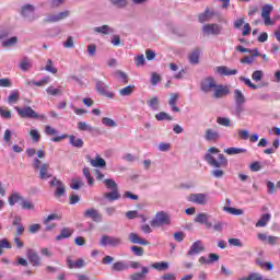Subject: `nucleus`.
<instances>
[{
	"instance_id": "obj_63",
	"label": "nucleus",
	"mask_w": 280,
	"mask_h": 280,
	"mask_svg": "<svg viewBox=\"0 0 280 280\" xmlns=\"http://www.w3.org/2000/svg\"><path fill=\"white\" fill-rule=\"evenodd\" d=\"M267 186V194H269V196H272V194H275V183L268 180L266 183Z\"/></svg>"
},
{
	"instance_id": "obj_59",
	"label": "nucleus",
	"mask_w": 280,
	"mask_h": 280,
	"mask_svg": "<svg viewBox=\"0 0 280 280\" xmlns=\"http://www.w3.org/2000/svg\"><path fill=\"white\" fill-rule=\"evenodd\" d=\"M84 266H86V262L82 258H79L77 261L71 262V268L80 269V268H84Z\"/></svg>"
},
{
	"instance_id": "obj_21",
	"label": "nucleus",
	"mask_w": 280,
	"mask_h": 280,
	"mask_svg": "<svg viewBox=\"0 0 280 280\" xmlns=\"http://www.w3.org/2000/svg\"><path fill=\"white\" fill-rule=\"evenodd\" d=\"M178 97H179V95L176 93H172L170 95L168 106H171V110L173 113H180V108H178V106H176V104L178 103Z\"/></svg>"
},
{
	"instance_id": "obj_60",
	"label": "nucleus",
	"mask_w": 280,
	"mask_h": 280,
	"mask_svg": "<svg viewBox=\"0 0 280 280\" xmlns=\"http://www.w3.org/2000/svg\"><path fill=\"white\" fill-rule=\"evenodd\" d=\"M228 243L230 244V246H237L238 248H242V246H244L240 238H229Z\"/></svg>"
},
{
	"instance_id": "obj_12",
	"label": "nucleus",
	"mask_w": 280,
	"mask_h": 280,
	"mask_svg": "<svg viewBox=\"0 0 280 280\" xmlns=\"http://www.w3.org/2000/svg\"><path fill=\"white\" fill-rule=\"evenodd\" d=\"M26 257L28 261L32 264V266L34 267L40 266L42 258L36 250L28 248L26 252Z\"/></svg>"
},
{
	"instance_id": "obj_62",
	"label": "nucleus",
	"mask_w": 280,
	"mask_h": 280,
	"mask_svg": "<svg viewBox=\"0 0 280 280\" xmlns=\"http://www.w3.org/2000/svg\"><path fill=\"white\" fill-rule=\"evenodd\" d=\"M50 80L51 79L49 77H44L39 81H35L34 86H45L48 82H50Z\"/></svg>"
},
{
	"instance_id": "obj_58",
	"label": "nucleus",
	"mask_w": 280,
	"mask_h": 280,
	"mask_svg": "<svg viewBox=\"0 0 280 280\" xmlns=\"http://www.w3.org/2000/svg\"><path fill=\"white\" fill-rule=\"evenodd\" d=\"M130 250H131V253H133V255H136V257H143V247L131 246Z\"/></svg>"
},
{
	"instance_id": "obj_8",
	"label": "nucleus",
	"mask_w": 280,
	"mask_h": 280,
	"mask_svg": "<svg viewBox=\"0 0 280 280\" xmlns=\"http://www.w3.org/2000/svg\"><path fill=\"white\" fill-rule=\"evenodd\" d=\"M50 187H56L55 190V197L56 198H62V196L66 194L67 191V187L65 186V183H62L61 180H59L57 177H54L50 182H49Z\"/></svg>"
},
{
	"instance_id": "obj_45",
	"label": "nucleus",
	"mask_w": 280,
	"mask_h": 280,
	"mask_svg": "<svg viewBox=\"0 0 280 280\" xmlns=\"http://www.w3.org/2000/svg\"><path fill=\"white\" fill-rule=\"evenodd\" d=\"M223 211H226V213H231V215H242L244 213L242 209H237L233 207H224Z\"/></svg>"
},
{
	"instance_id": "obj_9",
	"label": "nucleus",
	"mask_w": 280,
	"mask_h": 280,
	"mask_svg": "<svg viewBox=\"0 0 280 280\" xmlns=\"http://www.w3.org/2000/svg\"><path fill=\"white\" fill-rule=\"evenodd\" d=\"M215 84L213 77H206L200 82V89L203 93H211L215 89Z\"/></svg>"
},
{
	"instance_id": "obj_3",
	"label": "nucleus",
	"mask_w": 280,
	"mask_h": 280,
	"mask_svg": "<svg viewBox=\"0 0 280 280\" xmlns=\"http://www.w3.org/2000/svg\"><path fill=\"white\" fill-rule=\"evenodd\" d=\"M170 224H172V219L165 211L156 212L155 217L150 221V225L153 229H159V226H170Z\"/></svg>"
},
{
	"instance_id": "obj_50",
	"label": "nucleus",
	"mask_w": 280,
	"mask_h": 280,
	"mask_svg": "<svg viewBox=\"0 0 280 280\" xmlns=\"http://www.w3.org/2000/svg\"><path fill=\"white\" fill-rule=\"evenodd\" d=\"M217 124H219V126H224L225 128H231V118L218 117Z\"/></svg>"
},
{
	"instance_id": "obj_13",
	"label": "nucleus",
	"mask_w": 280,
	"mask_h": 280,
	"mask_svg": "<svg viewBox=\"0 0 280 280\" xmlns=\"http://www.w3.org/2000/svg\"><path fill=\"white\" fill-rule=\"evenodd\" d=\"M202 252H205V245H202V241H196L190 246L187 255L188 257H194V255H200Z\"/></svg>"
},
{
	"instance_id": "obj_34",
	"label": "nucleus",
	"mask_w": 280,
	"mask_h": 280,
	"mask_svg": "<svg viewBox=\"0 0 280 280\" xmlns=\"http://www.w3.org/2000/svg\"><path fill=\"white\" fill-rule=\"evenodd\" d=\"M92 167H106V160L100 156H96L95 160H90Z\"/></svg>"
},
{
	"instance_id": "obj_24",
	"label": "nucleus",
	"mask_w": 280,
	"mask_h": 280,
	"mask_svg": "<svg viewBox=\"0 0 280 280\" xmlns=\"http://www.w3.org/2000/svg\"><path fill=\"white\" fill-rule=\"evenodd\" d=\"M96 34H103L104 36L108 34H115V28L109 25L96 26L93 28Z\"/></svg>"
},
{
	"instance_id": "obj_31",
	"label": "nucleus",
	"mask_w": 280,
	"mask_h": 280,
	"mask_svg": "<svg viewBox=\"0 0 280 280\" xmlns=\"http://www.w3.org/2000/svg\"><path fill=\"white\" fill-rule=\"evenodd\" d=\"M9 205L10 207H14L16 202H22L23 200V197L21 196V194L19 192H12L10 196H9Z\"/></svg>"
},
{
	"instance_id": "obj_7",
	"label": "nucleus",
	"mask_w": 280,
	"mask_h": 280,
	"mask_svg": "<svg viewBox=\"0 0 280 280\" xmlns=\"http://www.w3.org/2000/svg\"><path fill=\"white\" fill-rule=\"evenodd\" d=\"M122 241L117 236L103 235L101 237V246H112V248H117V246H121Z\"/></svg>"
},
{
	"instance_id": "obj_39",
	"label": "nucleus",
	"mask_w": 280,
	"mask_h": 280,
	"mask_svg": "<svg viewBox=\"0 0 280 280\" xmlns=\"http://www.w3.org/2000/svg\"><path fill=\"white\" fill-rule=\"evenodd\" d=\"M28 136L31 137L33 143H38L40 140V131H38V129H31L28 131Z\"/></svg>"
},
{
	"instance_id": "obj_53",
	"label": "nucleus",
	"mask_w": 280,
	"mask_h": 280,
	"mask_svg": "<svg viewBox=\"0 0 280 280\" xmlns=\"http://www.w3.org/2000/svg\"><path fill=\"white\" fill-rule=\"evenodd\" d=\"M148 106H150V108L152 110H159V97H153L150 101L147 102Z\"/></svg>"
},
{
	"instance_id": "obj_25",
	"label": "nucleus",
	"mask_w": 280,
	"mask_h": 280,
	"mask_svg": "<svg viewBox=\"0 0 280 280\" xmlns=\"http://www.w3.org/2000/svg\"><path fill=\"white\" fill-rule=\"evenodd\" d=\"M272 218V214L270 213H265L260 217V219L256 222V228L257 229H264L265 226L268 225L270 222V219Z\"/></svg>"
},
{
	"instance_id": "obj_30",
	"label": "nucleus",
	"mask_w": 280,
	"mask_h": 280,
	"mask_svg": "<svg viewBox=\"0 0 280 280\" xmlns=\"http://www.w3.org/2000/svg\"><path fill=\"white\" fill-rule=\"evenodd\" d=\"M68 16H69V11H65L57 15H50L47 21L49 23H58V21H62L63 19H67Z\"/></svg>"
},
{
	"instance_id": "obj_19",
	"label": "nucleus",
	"mask_w": 280,
	"mask_h": 280,
	"mask_svg": "<svg viewBox=\"0 0 280 280\" xmlns=\"http://www.w3.org/2000/svg\"><path fill=\"white\" fill-rule=\"evenodd\" d=\"M203 137L206 141L215 143L220 139V132L218 130L207 129Z\"/></svg>"
},
{
	"instance_id": "obj_20",
	"label": "nucleus",
	"mask_w": 280,
	"mask_h": 280,
	"mask_svg": "<svg viewBox=\"0 0 280 280\" xmlns=\"http://www.w3.org/2000/svg\"><path fill=\"white\" fill-rule=\"evenodd\" d=\"M215 73H219V75H237V69H229L226 66H219L215 68Z\"/></svg>"
},
{
	"instance_id": "obj_49",
	"label": "nucleus",
	"mask_w": 280,
	"mask_h": 280,
	"mask_svg": "<svg viewBox=\"0 0 280 280\" xmlns=\"http://www.w3.org/2000/svg\"><path fill=\"white\" fill-rule=\"evenodd\" d=\"M0 117L2 119H12V112L8 107H0Z\"/></svg>"
},
{
	"instance_id": "obj_51",
	"label": "nucleus",
	"mask_w": 280,
	"mask_h": 280,
	"mask_svg": "<svg viewBox=\"0 0 280 280\" xmlns=\"http://www.w3.org/2000/svg\"><path fill=\"white\" fill-rule=\"evenodd\" d=\"M46 93L48 95H52L54 97H56V95H62V90L61 89H56L52 85H50L46 89Z\"/></svg>"
},
{
	"instance_id": "obj_46",
	"label": "nucleus",
	"mask_w": 280,
	"mask_h": 280,
	"mask_svg": "<svg viewBox=\"0 0 280 280\" xmlns=\"http://www.w3.org/2000/svg\"><path fill=\"white\" fill-rule=\"evenodd\" d=\"M238 80H240L241 82H244V84H245L246 86H249V89H253V91H257V89H259V86L255 85V84L250 81V79H248V78H246V77H240Z\"/></svg>"
},
{
	"instance_id": "obj_16",
	"label": "nucleus",
	"mask_w": 280,
	"mask_h": 280,
	"mask_svg": "<svg viewBox=\"0 0 280 280\" xmlns=\"http://www.w3.org/2000/svg\"><path fill=\"white\" fill-rule=\"evenodd\" d=\"M272 4H265L262 7L261 16L264 19L265 25H272V20H270V13L272 12Z\"/></svg>"
},
{
	"instance_id": "obj_22",
	"label": "nucleus",
	"mask_w": 280,
	"mask_h": 280,
	"mask_svg": "<svg viewBox=\"0 0 280 280\" xmlns=\"http://www.w3.org/2000/svg\"><path fill=\"white\" fill-rule=\"evenodd\" d=\"M128 268H130V266H128L125 260H119L112 265L113 272H124L128 270Z\"/></svg>"
},
{
	"instance_id": "obj_27",
	"label": "nucleus",
	"mask_w": 280,
	"mask_h": 280,
	"mask_svg": "<svg viewBox=\"0 0 280 280\" xmlns=\"http://www.w3.org/2000/svg\"><path fill=\"white\" fill-rule=\"evenodd\" d=\"M21 14L25 19H31V16H34V5L25 4L24 7H22Z\"/></svg>"
},
{
	"instance_id": "obj_33",
	"label": "nucleus",
	"mask_w": 280,
	"mask_h": 280,
	"mask_svg": "<svg viewBox=\"0 0 280 280\" xmlns=\"http://www.w3.org/2000/svg\"><path fill=\"white\" fill-rule=\"evenodd\" d=\"M155 119L158 121H174V117L172 115L165 113V112H160L155 115Z\"/></svg>"
},
{
	"instance_id": "obj_2",
	"label": "nucleus",
	"mask_w": 280,
	"mask_h": 280,
	"mask_svg": "<svg viewBox=\"0 0 280 280\" xmlns=\"http://www.w3.org/2000/svg\"><path fill=\"white\" fill-rule=\"evenodd\" d=\"M129 267L133 270H139L140 272H135L131 276H129L130 280H145L148 279V275L150 273V267L142 266L139 261H130Z\"/></svg>"
},
{
	"instance_id": "obj_6",
	"label": "nucleus",
	"mask_w": 280,
	"mask_h": 280,
	"mask_svg": "<svg viewBox=\"0 0 280 280\" xmlns=\"http://www.w3.org/2000/svg\"><path fill=\"white\" fill-rule=\"evenodd\" d=\"M201 31L205 36H220L222 34V25L217 23L206 24Z\"/></svg>"
},
{
	"instance_id": "obj_52",
	"label": "nucleus",
	"mask_w": 280,
	"mask_h": 280,
	"mask_svg": "<svg viewBox=\"0 0 280 280\" xmlns=\"http://www.w3.org/2000/svg\"><path fill=\"white\" fill-rule=\"evenodd\" d=\"M45 71H48V73H52V74L58 73V69H56L54 67V62L51 61V59L47 60V63H46V67H45Z\"/></svg>"
},
{
	"instance_id": "obj_38",
	"label": "nucleus",
	"mask_w": 280,
	"mask_h": 280,
	"mask_svg": "<svg viewBox=\"0 0 280 280\" xmlns=\"http://www.w3.org/2000/svg\"><path fill=\"white\" fill-rule=\"evenodd\" d=\"M71 145L72 148H78L79 150L84 147V141H82L81 138H78L75 136H71Z\"/></svg>"
},
{
	"instance_id": "obj_42",
	"label": "nucleus",
	"mask_w": 280,
	"mask_h": 280,
	"mask_svg": "<svg viewBox=\"0 0 280 280\" xmlns=\"http://www.w3.org/2000/svg\"><path fill=\"white\" fill-rule=\"evenodd\" d=\"M132 91H135V86L128 85L119 90V95H121V97H128V95H132Z\"/></svg>"
},
{
	"instance_id": "obj_11",
	"label": "nucleus",
	"mask_w": 280,
	"mask_h": 280,
	"mask_svg": "<svg viewBox=\"0 0 280 280\" xmlns=\"http://www.w3.org/2000/svg\"><path fill=\"white\" fill-rule=\"evenodd\" d=\"M210 218H211V215H209L208 213L201 212L196 215L195 222H197L198 224H203V226H206V229H213V223H211V221H209Z\"/></svg>"
},
{
	"instance_id": "obj_36",
	"label": "nucleus",
	"mask_w": 280,
	"mask_h": 280,
	"mask_svg": "<svg viewBox=\"0 0 280 280\" xmlns=\"http://www.w3.org/2000/svg\"><path fill=\"white\" fill-rule=\"evenodd\" d=\"M68 237H71V230L69 228H63L59 235L56 236L57 242H60V240H67Z\"/></svg>"
},
{
	"instance_id": "obj_64",
	"label": "nucleus",
	"mask_w": 280,
	"mask_h": 280,
	"mask_svg": "<svg viewBox=\"0 0 280 280\" xmlns=\"http://www.w3.org/2000/svg\"><path fill=\"white\" fill-rule=\"evenodd\" d=\"M51 220H60V215L52 213L49 214L45 220H44V224H49V222H51Z\"/></svg>"
},
{
	"instance_id": "obj_56",
	"label": "nucleus",
	"mask_w": 280,
	"mask_h": 280,
	"mask_svg": "<svg viewBox=\"0 0 280 280\" xmlns=\"http://www.w3.org/2000/svg\"><path fill=\"white\" fill-rule=\"evenodd\" d=\"M80 187H84V182H82V179L78 178L71 180V189L78 190Z\"/></svg>"
},
{
	"instance_id": "obj_41",
	"label": "nucleus",
	"mask_w": 280,
	"mask_h": 280,
	"mask_svg": "<svg viewBox=\"0 0 280 280\" xmlns=\"http://www.w3.org/2000/svg\"><path fill=\"white\" fill-rule=\"evenodd\" d=\"M20 97H21V94H19V92L16 90H13L8 97V102H9V104H16V102H19Z\"/></svg>"
},
{
	"instance_id": "obj_47",
	"label": "nucleus",
	"mask_w": 280,
	"mask_h": 280,
	"mask_svg": "<svg viewBox=\"0 0 280 280\" xmlns=\"http://www.w3.org/2000/svg\"><path fill=\"white\" fill-rule=\"evenodd\" d=\"M105 187H107V189H112V191L117 190V182H115V179L108 178L105 179L104 182Z\"/></svg>"
},
{
	"instance_id": "obj_54",
	"label": "nucleus",
	"mask_w": 280,
	"mask_h": 280,
	"mask_svg": "<svg viewBox=\"0 0 280 280\" xmlns=\"http://www.w3.org/2000/svg\"><path fill=\"white\" fill-rule=\"evenodd\" d=\"M3 248H12V244L8 238L0 240V255H3Z\"/></svg>"
},
{
	"instance_id": "obj_14",
	"label": "nucleus",
	"mask_w": 280,
	"mask_h": 280,
	"mask_svg": "<svg viewBox=\"0 0 280 280\" xmlns=\"http://www.w3.org/2000/svg\"><path fill=\"white\" fill-rule=\"evenodd\" d=\"M229 93H231V90L229 89V86L222 85V84L220 85L215 84L213 97L215 100H220V97H226Z\"/></svg>"
},
{
	"instance_id": "obj_1",
	"label": "nucleus",
	"mask_w": 280,
	"mask_h": 280,
	"mask_svg": "<svg viewBox=\"0 0 280 280\" xmlns=\"http://www.w3.org/2000/svg\"><path fill=\"white\" fill-rule=\"evenodd\" d=\"M213 154H219L218 159L213 156ZM203 161L213 167L214 170L211 171V176L214 178H222L224 176V168L229 166V160L224 154L220 153V149L215 147H211L208 149V152L203 156Z\"/></svg>"
},
{
	"instance_id": "obj_37",
	"label": "nucleus",
	"mask_w": 280,
	"mask_h": 280,
	"mask_svg": "<svg viewBox=\"0 0 280 280\" xmlns=\"http://www.w3.org/2000/svg\"><path fill=\"white\" fill-rule=\"evenodd\" d=\"M78 129L83 132H93V130H95L91 125L86 124L85 121H79Z\"/></svg>"
},
{
	"instance_id": "obj_17",
	"label": "nucleus",
	"mask_w": 280,
	"mask_h": 280,
	"mask_svg": "<svg viewBox=\"0 0 280 280\" xmlns=\"http://www.w3.org/2000/svg\"><path fill=\"white\" fill-rule=\"evenodd\" d=\"M128 240L131 244H140V246H148L150 244L148 240L141 238V236L135 232L129 233Z\"/></svg>"
},
{
	"instance_id": "obj_55",
	"label": "nucleus",
	"mask_w": 280,
	"mask_h": 280,
	"mask_svg": "<svg viewBox=\"0 0 280 280\" xmlns=\"http://www.w3.org/2000/svg\"><path fill=\"white\" fill-rule=\"evenodd\" d=\"M133 60L136 62V67H143L145 65V56L143 55H137Z\"/></svg>"
},
{
	"instance_id": "obj_44",
	"label": "nucleus",
	"mask_w": 280,
	"mask_h": 280,
	"mask_svg": "<svg viewBox=\"0 0 280 280\" xmlns=\"http://www.w3.org/2000/svg\"><path fill=\"white\" fill-rule=\"evenodd\" d=\"M112 5H114L115 8H118V10H124V8H126V5H128V1L127 0H109Z\"/></svg>"
},
{
	"instance_id": "obj_40",
	"label": "nucleus",
	"mask_w": 280,
	"mask_h": 280,
	"mask_svg": "<svg viewBox=\"0 0 280 280\" xmlns=\"http://www.w3.org/2000/svg\"><path fill=\"white\" fill-rule=\"evenodd\" d=\"M102 124L103 126H106V128H117V122L109 117H103Z\"/></svg>"
},
{
	"instance_id": "obj_18",
	"label": "nucleus",
	"mask_w": 280,
	"mask_h": 280,
	"mask_svg": "<svg viewBox=\"0 0 280 280\" xmlns=\"http://www.w3.org/2000/svg\"><path fill=\"white\" fill-rule=\"evenodd\" d=\"M84 218H90L93 222H102V214L96 209H88L84 212Z\"/></svg>"
},
{
	"instance_id": "obj_28",
	"label": "nucleus",
	"mask_w": 280,
	"mask_h": 280,
	"mask_svg": "<svg viewBox=\"0 0 280 280\" xmlns=\"http://www.w3.org/2000/svg\"><path fill=\"white\" fill-rule=\"evenodd\" d=\"M104 198H106V200H108L109 202H115V200H119L121 198V195L119 194V189H117L106 192L104 195Z\"/></svg>"
},
{
	"instance_id": "obj_10",
	"label": "nucleus",
	"mask_w": 280,
	"mask_h": 280,
	"mask_svg": "<svg viewBox=\"0 0 280 280\" xmlns=\"http://www.w3.org/2000/svg\"><path fill=\"white\" fill-rule=\"evenodd\" d=\"M96 91L100 95H104L109 100H113V97H115V93L108 92V85L103 81H96Z\"/></svg>"
},
{
	"instance_id": "obj_43",
	"label": "nucleus",
	"mask_w": 280,
	"mask_h": 280,
	"mask_svg": "<svg viewBox=\"0 0 280 280\" xmlns=\"http://www.w3.org/2000/svg\"><path fill=\"white\" fill-rule=\"evenodd\" d=\"M20 69L22 71H30L32 69V63H30V59L27 57H24L20 62Z\"/></svg>"
},
{
	"instance_id": "obj_4",
	"label": "nucleus",
	"mask_w": 280,
	"mask_h": 280,
	"mask_svg": "<svg viewBox=\"0 0 280 280\" xmlns=\"http://www.w3.org/2000/svg\"><path fill=\"white\" fill-rule=\"evenodd\" d=\"M33 167L34 170H39V178L42 180H47L48 178H51V173H49L48 163H44L40 165V160H38V158H35L33 161Z\"/></svg>"
},
{
	"instance_id": "obj_61",
	"label": "nucleus",
	"mask_w": 280,
	"mask_h": 280,
	"mask_svg": "<svg viewBox=\"0 0 280 280\" xmlns=\"http://www.w3.org/2000/svg\"><path fill=\"white\" fill-rule=\"evenodd\" d=\"M21 207H22V209H26V210L30 211V210L34 209V203H32V202L28 201V200H24V199L22 198Z\"/></svg>"
},
{
	"instance_id": "obj_26",
	"label": "nucleus",
	"mask_w": 280,
	"mask_h": 280,
	"mask_svg": "<svg viewBox=\"0 0 280 280\" xmlns=\"http://www.w3.org/2000/svg\"><path fill=\"white\" fill-rule=\"evenodd\" d=\"M190 65H198L200 62V49L196 48L188 56Z\"/></svg>"
},
{
	"instance_id": "obj_32",
	"label": "nucleus",
	"mask_w": 280,
	"mask_h": 280,
	"mask_svg": "<svg viewBox=\"0 0 280 280\" xmlns=\"http://www.w3.org/2000/svg\"><path fill=\"white\" fill-rule=\"evenodd\" d=\"M151 268H154L155 270L163 272L164 270L170 269V262L167 261L154 262L151 265Z\"/></svg>"
},
{
	"instance_id": "obj_29",
	"label": "nucleus",
	"mask_w": 280,
	"mask_h": 280,
	"mask_svg": "<svg viewBox=\"0 0 280 280\" xmlns=\"http://www.w3.org/2000/svg\"><path fill=\"white\" fill-rule=\"evenodd\" d=\"M234 102L235 104H246V96H244L242 90H234Z\"/></svg>"
},
{
	"instance_id": "obj_48",
	"label": "nucleus",
	"mask_w": 280,
	"mask_h": 280,
	"mask_svg": "<svg viewBox=\"0 0 280 280\" xmlns=\"http://www.w3.org/2000/svg\"><path fill=\"white\" fill-rule=\"evenodd\" d=\"M19 43V38L16 36L10 37L9 39L2 42V47H14Z\"/></svg>"
},
{
	"instance_id": "obj_15",
	"label": "nucleus",
	"mask_w": 280,
	"mask_h": 280,
	"mask_svg": "<svg viewBox=\"0 0 280 280\" xmlns=\"http://www.w3.org/2000/svg\"><path fill=\"white\" fill-rule=\"evenodd\" d=\"M189 202H194V205H206L207 203V194H191L188 197Z\"/></svg>"
},
{
	"instance_id": "obj_5",
	"label": "nucleus",
	"mask_w": 280,
	"mask_h": 280,
	"mask_svg": "<svg viewBox=\"0 0 280 280\" xmlns=\"http://www.w3.org/2000/svg\"><path fill=\"white\" fill-rule=\"evenodd\" d=\"M15 110L22 119H40V115L31 106L15 107Z\"/></svg>"
},
{
	"instance_id": "obj_57",
	"label": "nucleus",
	"mask_w": 280,
	"mask_h": 280,
	"mask_svg": "<svg viewBox=\"0 0 280 280\" xmlns=\"http://www.w3.org/2000/svg\"><path fill=\"white\" fill-rule=\"evenodd\" d=\"M264 78V71L261 70H256L252 74V79L254 82H261V79Z\"/></svg>"
},
{
	"instance_id": "obj_23",
	"label": "nucleus",
	"mask_w": 280,
	"mask_h": 280,
	"mask_svg": "<svg viewBox=\"0 0 280 280\" xmlns=\"http://www.w3.org/2000/svg\"><path fill=\"white\" fill-rule=\"evenodd\" d=\"M215 16L213 11H210L209 8L206 9L203 13H200L198 16L199 23H207V21H211Z\"/></svg>"
},
{
	"instance_id": "obj_35",
	"label": "nucleus",
	"mask_w": 280,
	"mask_h": 280,
	"mask_svg": "<svg viewBox=\"0 0 280 280\" xmlns=\"http://www.w3.org/2000/svg\"><path fill=\"white\" fill-rule=\"evenodd\" d=\"M246 153V149H242V148H228L225 150V154H229L230 156H233L235 154H244Z\"/></svg>"
}]
</instances>
